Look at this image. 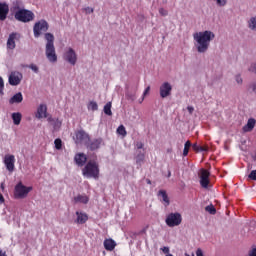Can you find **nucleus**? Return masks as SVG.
<instances>
[{
  "label": "nucleus",
  "instance_id": "obj_1",
  "mask_svg": "<svg viewBox=\"0 0 256 256\" xmlns=\"http://www.w3.org/2000/svg\"><path fill=\"white\" fill-rule=\"evenodd\" d=\"M215 39V33L211 30L195 32L193 34L194 47L200 55L209 51L211 41Z\"/></svg>",
  "mask_w": 256,
  "mask_h": 256
},
{
  "label": "nucleus",
  "instance_id": "obj_2",
  "mask_svg": "<svg viewBox=\"0 0 256 256\" xmlns=\"http://www.w3.org/2000/svg\"><path fill=\"white\" fill-rule=\"evenodd\" d=\"M82 175L87 179H99V163L95 160L88 161L82 169Z\"/></svg>",
  "mask_w": 256,
  "mask_h": 256
},
{
  "label": "nucleus",
  "instance_id": "obj_3",
  "mask_svg": "<svg viewBox=\"0 0 256 256\" xmlns=\"http://www.w3.org/2000/svg\"><path fill=\"white\" fill-rule=\"evenodd\" d=\"M14 17L16 21H20L21 23H29L35 19V14L31 10L20 9L15 12Z\"/></svg>",
  "mask_w": 256,
  "mask_h": 256
},
{
  "label": "nucleus",
  "instance_id": "obj_4",
  "mask_svg": "<svg viewBox=\"0 0 256 256\" xmlns=\"http://www.w3.org/2000/svg\"><path fill=\"white\" fill-rule=\"evenodd\" d=\"M165 223L168 227H179L183 223V216L179 212H172L166 216Z\"/></svg>",
  "mask_w": 256,
  "mask_h": 256
},
{
  "label": "nucleus",
  "instance_id": "obj_5",
  "mask_svg": "<svg viewBox=\"0 0 256 256\" xmlns=\"http://www.w3.org/2000/svg\"><path fill=\"white\" fill-rule=\"evenodd\" d=\"M30 191H33V187H27L20 182L15 186L14 197L16 199H25Z\"/></svg>",
  "mask_w": 256,
  "mask_h": 256
},
{
  "label": "nucleus",
  "instance_id": "obj_6",
  "mask_svg": "<svg viewBox=\"0 0 256 256\" xmlns=\"http://www.w3.org/2000/svg\"><path fill=\"white\" fill-rule=\"evenodd\" d=\"M63 59L66 63H69V65L75 66L77 65V52H75V49L67 47L64 50Z\"/></svg>",
  "mask_w": 256,
  "mask_h": 256
},
{
  "label": "nucleus",
  "instance_id": "obj_7",
  "mask_svg": "<svg viewBox=\"0 0 256 256\" xmlns=\"http://www.w3.org/2000/svg\"><path fill=\"white\" fill-rule=\"evenodd\" d=\"M49 30V23H47L45 20H40L34 24L33 27V33L34 37L38 39V37H41L42 33H46V31Z\"/></svg>",
  "mask_w": 256,
  "mask_h": 256
},
{
  "label": "nucleus",
  "instance_id": "obj_8",
  "mask_svg": "<svg viewBox=\"0 0 256 256\" xmlns=\"http://www.w3.org/2000/svg\"><path fill=\"white\" fill-rule=\"evenodd\" d=\"M21 81H23V74L19 71H13L10 73L8 77V83L12 87H17V85L21 84Z\"/></svg>",
  "mask_w": 256,
  "mask_h": 256
},
{
  "label": "nucleus",
  "instance_id": "obj_9",
  "mask_svg": "<svg viewBox=\"0 0 256 256\" xmlns=\"http://www.w3.org/2000/svg\"><path fill=\"white\" fill-rule=\"evenodd\" d=\"M171 91H173V86L169 82H164L160 85L159 93L162 99H167L171 96Z\"/></svg>",
  "mask_w": 256,
  "mask_h": 256
},
{
  "label": "nucleus",
  "instance_id": "obj_10",
  "mask_svg": "<svg viewBox=\"0 0 256 256\" xmlns=\"http://www.w3.org/2000/svg\"><path fill=\"white\" fill-rule=\"evenodd\" d=\"M75 143L77 145L83 144L87 145L89 143V134L85 132L84 130H79L75 134Z\"/></svg>",
  "mask_w": 256,
  "mask_h": 256
},
{
  "label": "nucleus",
  "instance_id": "obj_11",
  "mask_svg": "<svg viewBox=\"0 0 256 256\" xmlns=\"http://www.w3.org/2000/svg\"><path fill=\"white\" fill-rule=\"evenodd\" d=\"M45 55L49 63H57V52L55 51V46H46Z\"/></svg>",
  "mask_w": 256,
  "mask_h": 256
},
{
  "label": "nucleus",
  "instance_id": "obj_12",
  "mask_svg": "<svg viewBox=\"0 0 256 256\" xmlns=\"http://www.w3.org/2000/svg\"><path fill=\"white\" fill-rule=\"evenodd\" d=\"M211 173H209L206 169H201L199 173L200 177V185L203 187V189H207L209 187V176Z\"/></svg>",
  "mask_w": 256,
  "mask_h": 256
},
{
  "label": "nucleus",
  "instance_id": "obj_13",
  "mask_svg": "<svg viewBox=\"0 0 256 256\" xmlns=\"http://www.w3.org/2000/svg\"><path fill=\"white\" fill-rule=\"evenodd\" d=\"M4 165L10 173H13L15 171V156L8 154L4 157Z\"/></svg>",
  "mask_w": 256,
  "mask_h": 256
},
{
  "label": "nucleus",
  "instance_id": "obj_14",
  "mask_svg": "<svg viewBox=\"0 0 256 256\" xmlns=\"http://www.w3.org/2000/svg\"><path fill=\"white\" fill-rule=\"evenodd\" d=\"M36 119H48L49 116H47V105L40 104L37 108L36 112Z\"/></svg>",
  "mask_w": 256,
  "mask_h": 256
},
{
  "label": "nucleus",
  "instance_id": "obj_15",
  "mask_svg": "<svg viewBox=\"0 0 256 256\" xmlns=\"http://www.w3.org/2000/svg\"><path fill=\"white\" fill-rule=\"evenodd\" d=\"M103 145V139L102 138H97L90 143H87V149H90V151H97V149H100V147Z\"/></svg>",
  "mask_w": 256,
  "mask_h": 256
},
{
  "label": "nucleus",
  "instance_id": "obj_16",
  "mask_svg": "<svg viewBox=\"0 0 256 256\" xmlns=\"http://www.w3.org/2000/svg\"><path fill=\"white\" fill-rule=\"evenodd\" d=\"M9 15V5L5 2H0V21H5Z\"/></svg>",
  "mask_w": 256,
  "mask_h": 256
},
{
  "label": "nucleus",
  "instance_id": "obj_17",
  "mask_svg": "<svg viewBox=\"0 0 256 256\" xmlns=\"http://www.w3.org/2000/svg\"><path fill=\"white\" fill-rule=\"evenodd\" d=\"M48 123L53 126L54 131H59L61 129V125H63V122L59 120V118H53L49 116L47 118Z\"/></svg>",
  "mask_w": 256,
  "mask_h": 256
},
{
  "label": "nucleus",
  "instance_id": "obj_18",
  "mask_svg": "<svg viewBox=\"0 0 256 256\" xmlns=\"http://www.w3.org/2000/svg\"><path fill=\"white\" fill-rule=\"evenodd\" d=\"M88 219H89V216H87L86 213L79 212V211L76 212L75 223H77L78 225H83V224L87 223Z\"/></svg>",
  "mask_w": 256,
  "mask_h": 256
},
{
  "label": "nucleus",
  "instance_id": "obj_19",
  "mask_svg": "<svg viewBox=\"0 0 256 256\" xmlns=\"http://www.w3.org/2000/svg\"><path fill=\"white\" fill-rule=\"evenodd\" d=\"M17 37H19V34L13 32L9 35L8 40H7V49H15L16 44H15V40L17 39Z\"/></svg>",
  "mask_w": 256,
  "mask_h": 256
},
{
  "label": "nucleus",
  "instance_id": "obj_20",
  "mask_svg": "<svg viewBox=\"0 0 256 256\" xmlns=\"http://www.w3.org/2000/svg\"><path fill=\"white\" fill-rule=\"evenodd\" d=\"M74 161L78 167H83L85 163H87V156L84 153L76 154L74 157Z\"/></svg>",
  "mask_w": 256,
  "mask_h": 256
},
{
  "label": "nucleus",
  "instance_id": "obj_21",
  "mask_svg": "<svg viewBox=\"0 0 256 256\" xmlns=\"http://www.w3.org/2000/svg\"><path fill=\"white\" fill-rule=\"evenodd\" d=\"M158 197L160 198V201H162L165 207H169V196H167V192L165 190H160L158 192Z\"/></svg>",
  "mask_w": 256,
  "mask_h": 256
},
{
  "label": "nucleus",
  "instance_id": "obj_22",
  "mask_svg": "<svg viewBox=\"0 0 256 256\" xmlns=\"http://www.w3.org/2000/svg\"><path fill=\"white\" fill-rule=\"evenodd\" d=\"M256 120L255 118L248 119L247 124L243 127L244 133H249L255 129Z\"/></svg>",
  "mask_w": 256,
  "mask_h": 256
},
{
  "label": "nucleus",
  "instance_id": "obj_23",
  "mask_svg": "<svg viewBox=\"0 0 256 256\" xmlns=\"http://www.w3.org/2000/svg\"><path fill=\"white\" fill-rule=\"evenodd\" d=\"M115 247H117V243L115 242V240L111 238L104 240V249H106V251H113Z\"/></svg>",
  "mask_w": 256,
  "mask_h": 256
},
{
  "label": "nucleus",
  "instance_id": "obj_24",
  "mask_svg": "<svg viewBox=\"0 0 256 256\" xmlns=\"http://www.w3.org/2000/svg\"><path fill=\"white\" fill-rule=\"evenodd\" d=\"M22 101H23V94L21 92H18L9 99V104L13 105L15 103H21Z\"/></svg>",
  "mask_w": 256,
  "mask_h": 256
},
{
  "label": "nucleus",
  "instance_id": "obj_25",
  "mask_svg": "<svg viewBox=\"0 0 256 256\" xmlns=\"http://www.w3.org/2000/svg\"><path fill=\"white\" fill-rule=\"evenodd\" d=\"M75 203H83L84 205H87L89 203V197L85 194L77 195L74 197Z\"/></svg>",
  "mask_w": 256,
  "mask_h": 256
},
{
  "label": "nucleus",
  "instance_id": "obj_26",
  "mask_svg": "<svg viewBox=\"0 0 256 256\" xmlns=\"http://www.w3.org/2000/svg\"><path fill=\"white\" fill-rule=\"evenodd\" d=\"M247 27L250 31L256 33V16H252L247 21Z\"/></svg>",
  "mask_w": 256,
  "mask_h": 256
},
{
  "label": "nucleus",
  "instance_id": "obj_27",
  "mask_svg": "<svg viewBox=\"0 0 256 256\" xmlns=\"http://www.w3.org/2000/svg\"><path fill=\"white\" fill-rule=\"evenodd\" d=\"M45 39H46V41H47L46 47L55 46V36H53V34H51V33H46V34H45Z\"/></svg>",
  "mask_w": 256,
  "mask_h": 256
},
{
  "label": "nucleus",
  "instance_id": "obj_28",
  "mask_svg": "<svg viewBox=\"0 0 256 256\" xmlns=\"http://www.w3.org/2000/svg\"><path fill=\"white\" fill-rule=\"evenodd\" d=\"M22 117L23 116L19 112L12 113V121H13L14 125H20Z\"/></svg>",
  "mask_w": 256,
  "mask_h": 256
},
{
  "label": "nucleus",
  "instance_id": "obj_29",
  "mask_svg": "<svg viewBox=\"0 0 256 256\" xmlns=\"http://www.w3.org/2000/svg\"><path fill=\"white\" fill-rule=\"evenodd\" d=\"M137 156H136V163L137 165L141 166V163H143V161H145V150L136 152Z\"/></svg>",
  "mask_w": 256,
  "mask_h": 256
},
{
  "label": "nucleus",
  "instance_id": "obj_30",
  "mask_svg": "<svg viewBox=\"0 0 256 256\" xmlns=\"http://www.w3.org/2000/svg\"><path fill=\"white\" fill-rule=\"evenodd\" d=\"M87 109L88 111H98L99 105L92 100L87 104Z\"/></svg>",
  "mask_w": 256,
  "mask_h": 256
},
{
  "label": "nucleus",
  "instance_id": "obj_31",
  "mask_svg": "<svg viewBox=\"0 0 256 256\" xmlns=\"http://www.w3.org/2000/svg\"><path fill=\"white\" fill-rule=\"evenodd\" d=\"M189 149H191V142L186 141V143L184 144V150H183L184 157H187L189 155Z\"/></svg>",
  "mask_w": 256,
  "mask_h": 256
},
{
  "label": "nucleus",
  "instance_id": "obj_32",
  "mask_svg": "<svg viewBox=\"0 0 256 256\" xmlns=\"http://www.w3.org/2000/svg\"><path fill=\"white\" fill-rule=\"evenodd\" d=\"M205 211H207V213H210V215H215V213H217V209H215V206H213V204L206 206Z\"/></svg>",
  "mask_w": 256,
  "mask_h": 256
},
{
  "label": "nucleus",
  "instance_id": "obj_33",
  "mask_svg": "<svg viewBox=\"0 0 256 256\" xmlns=\"http://www.w3.org/2000/svg\"><path fill=\"white\" fill-rule=\"evenodd\" d=\"M104 113L105 115H113V112L111 111V102H108L105 106H104Z\"/></svg>",
  "mask_w": 256,
  "mask_h": 256
},
{
  "label": "nucleus",
  "instance_id": "obj_34",
  "mask_svg": "<svg viewBox=\"0 0 256 256\" xmlns=\"http://www.w3.org/2000/svg\"><path fill=\"white\" fill-rule=\"evenodd\" d=\"M117 133H118V135H122V137H125V135H127V130L125 129V126L120 125L117 128Z\"/></svg>",
  "mask_w": 256,
  "mask_h": 256
},
{
  "label": "nucleus",
  "instance_id": "obj_35",
  "mask_svg": "<svg viewBox=\"0 0 256 256\" xmlns=\"http://www.w3.org/2000/svg\"><path fill=\"white\" fill-rule=\"evenodd\" d=\"M5 81L3 80V77L0 76V95H5Z\"/></svg>",
  "mask_w": 256,
  "mask_h": 256
},
{
  "label": "nucleus",
  "instance_id": "obj_36",
  "mask_svg": "<svg viewBox=\"0 0 256 256\" xmlns=\"http://www.w3.org/2000/svg\"><path fill=\"white\" fill-rule=\"evenodd\" d=\"M143 147H145V145L143 144V142H141V141H136V142H135V150H136V153H139V151H141V149H143Z\"/></svg>",
  "mask_w": 256,
  "mask_h": 256
},
{
  "label": "nucleus",
  "instance_id": "obj_37",
  "mask_svg": "<svg viewBox=\"0 0 256 256\" xmlns=\"http://www.w3.org/2000/svg\"><path fill=\"white\" fill-rule=\"evenodd\" d=\"M62 143H63V142L61 141V139L57 138V139L54 141L55 149H57L58 151L61 150Z\"/></svg>",
  "mask_w": 256,
  "mask_h": 256
},
{
  "label": "nucleus",
  "instance_id": "obj_38",
  "mask_svg": "<svg viewBox=\"0 0 256 256\" xmlns=\"http://www.w3.org/2000/svg\"><path fill=\"white\" fill-rule=\"evenodd\" d=\"M248 71H249L250 73H253L254 75H256V63H255V62H253V63L250 64V66H249V68H248Z\"/></svg>",
  "mask_w": 256,
  "mask_h": 256
},
{
  "label": "nucleus",
  "instance_id": "obj_39",
  "mask_svg": "<svg viewBox=\"0 0 256 256\" xmlns=\"http://www.w3.org/2000/svg\"><path fill=\"white\" fill-rule=\"evenodd\" d=\"M235 81L237 83V85H243V78L241 77V75H236L235 76Z\"/></svg>",
  "mask_w": 256,
  "mask_h": 256
},
{
  "label": "nucleus",
  "instance_id": "obj_40",
  "mask_svg": "<svg viewBox=\"0 0 256 256\" xmlns=\"http://www.w3.org/2000/svg\"><path fill=\"white\" fill-rule=\"evenodd\" d=\"M249 91H251L252 93H255L256 94V81L255 82H252L250 85H249Z\"/></svg>",
  "mask_w": 256,
  "mask_h": 256
},
{
  "label": "nucleus",
  "instance_id": "obj_41",
  "mask_svg": "<svg viewBox=\"0 0 256 256\" xmlns=\"http://www.w3.org/2000/svg\"><path fill=\"white\" fill-rule=\"evenodd\" d=\"M29 69H31V71H33L34 73H39V67L35 64H31L29 66Z\"/></svg>",
  "mask_w": 256,
  "mask_h": 256
},
{
  "label": "nucleus",
  "instance_id": "obj_42",
  "mask_svg": "<svg viewBox=\"0 0 256 256\" xmlns=\"http://www.w3.org/2000/svg\"><path fill=\"white\" fill-rule=\"evenodd\" d=\"M160 250L162 251V253H165V255H171L170 249L167 246L160 248Z\"/></svg>",
  "mask_w": 256,
  "mask_h": 256
},
{
  "label": "nucleus",
  "instance_id": "obj_43",
  "mask_svg": "<svg viewBox=\"0 0 256 256\" xmlns=\"http://www.w3.org/2000/svg\"><path fill=\"white\" fill-rule=\"evenodd\" d=\"M159 13H160V15H162V17H167V15H168L167 10H165L164 8H160Z\"/></svg>",
  "mask_w": 256,
  "mask_h": 256
},
{
  "label": "nucleus",
  "instance_id": "obj_44",
  "mask_svg": "<svg viewBox=\"0 0 256 256\" xmlns=\"http://www.w3.org/2000/svg\"><path fill=\"white\" fill-rule=\"evenodd\" d=\"M84 11L86 15H91V13H93L94 10L91 7H86L84 8Z\"/></svg>",
  "mask_w": 256,
  "mask_h": 256
},
{
  "label": "nucleus",
  "instance_id": "obj_45",
  "mask_svg": "<svg viewBox=\"0 0 256 256\" xmlns=\"http://www.w3.org/2000/svg\"><path fill=\"white\" fill-rule=\"evenodd\" d=\"M207 151H209V147H207V146H200L199 150H198V153L207 152Z\"/></svg>",
  "mask_w": 256,
  "mask_h": 256
},
{
  "label": "nucleus",
  "instance_id": "obj_46",
  "mask_svg": "<svg viewBox=\"0 0 256 256\" xmlns=\"http://www.w3.org/2000/svg\"><path fill=\"white\" fill-rule=\"evenodd\" d=\"M150 91H151V86H148V87L144 90V92H143L142 101H143V99H145V96H146Z\"/></svg>",
  "mask_w": 256,
  "mask_h": 256
},
{
  "label": "nucleus",
  "instance_id": "obj_47",
  "mask_svg": "<svg viewBox=\"0 0 256 256\" xmlns=\"http://www.w3.org/2000/svg\"><path fill=\"white\" fill-rule=\"evenodd\" d=\"M196 256H205V254H203V250H201V248H198L196 250Z\"/></svg>",
  "mask_w": 256,
  "mask_h": 256
},
{
  "label": "nucleus",
  "instance_id": "obj_48",
  "mask_svg": "<svg viewBox=\"0 0 256 256\" xmlns=\"http://www.w3.org/2000/svg\"><path fill=\"white\" fill-rule=\"evenodd\" d=\"M187 110L190 115H193V111H195V108L193 106H188Z\"/></svg>",
  "mask_w": 256,
  "mask_h": 256
},
{
  "label": "nucleus",
  "instance_id": "obj_49",
  "mask_svg": "<svg viewBox=\"0 0 256 256\" xmlns=\"http://www.w3.org/2000/svg\"><path fill=\"white\" fill-rule=\"evenodd\" d=\"M127 99H130V101H135V95H129V93H126Z\"/></svg>",
  "mask_w": 256,
  "mask_h": 256
},
{
  "label": "nucleus",
  "instance_id": "obj_50",
  "mask_svg": "<svg viewBox=\"0 0 256 256\" xmlns=\"http://www.w3.org/2000/svg\"><path fill=\"white\" fill-rule=\"evenodd\" d=\"M199 145H197V143H195V144H193L192 145V149L194 150V151H197V153H199Z\"/></svg>",
  "mask_w": 256,
  "mask_h": 256
},
{
  "label": "nucleus",
  "instance_id": "obj_51",
  "mask_svg": "<svg viewBox=\"0 0 256 256\" xmlns=\"http://www.w3.org/2000/svg\"><path fill=\"white\" fill-rule=\"evenodd\" d=\"M249 256H256V248H253V249L249 252Z\"/></svg>",
  "mask_w": 256,
  "mask_h": 256
},
{
  "label": "nucleus",
  "instance_id": "obj_52",
  "mask_svg": "<svg viewBox=\"0 0 256 256\" xmlns=\"http://www.w3.org/2000/svg\"><path fill=\"white\" fill-rule=\"evenodd\" d=\"M0 203H5V198L3 197V194H0Z\"/></svg>",
  "mask_w": 256,
  "mask_h": 256
},
{
  "label": "nucleus",
  "instance_id": "obj_53",
  "mask_svg": "<svg viewBox=\"0 0 256 256\" xmlns=\"http://www.w3.org/2000/svg\"><path fill=\"white\" fill-rule=\"evenodd\" d=\"M0 187H1L2 191H4L5 190V182H2Z\"/></svg>",
  "mask_w": 256,
  "mask_h": 256
},
{
  "label": "nucleus",
  "instance_id": "obj_54",
  "mask_svg": "<svg viewBox=\"0 0 256 256\" xmlns=\"http://www.w3.org/2000/svg\"><path fill=\"white\" fill-rule=\"evenodd\" d=\"M0 256H7V255L5 254V252H3V251L0 249Z\"/></svg>",
  "mask_w": 256,
  "mask_h": 256
},
{
  "label": "nucleus",
  "instance_id": "obj_55",
  "mask_svg": "<svg viewBox=\"0 0 256 256\" xmlns=\"http://www.w3.org/2000/svg\"><path fill=\"white\" fill-rule=\"evenodd\" d=\"M147 183H148L149 185H151V180H147Z\"/></svg>",
  "mask_w": 256,
  "mask_h": 256
}]
</instances>
